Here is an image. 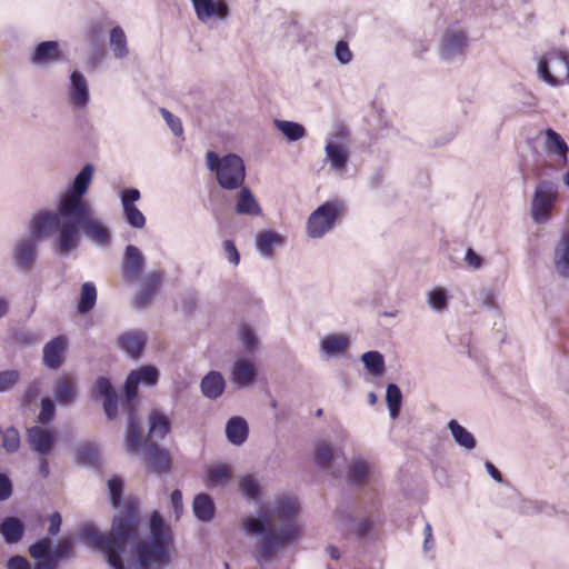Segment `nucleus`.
<instances>
[{
	"label": "nucleus",
	"mask_w": 569,
	"mask_h": 569,
	"mask_svg": "<svg viewBox=\"0 0 569 569\" xmlns=\"http://www.w3.org/2000/svg\"><path fill=\"white\" fill-rule=\"evenodd\" d=\"M222 252L224 258L232 264L238 266L240 262V253L232 240H224L222 242Z\"/></svg>",
	"instance_id": "obj_53"
},
{
	"label": "nucleus",
	"mask_w": 569,
	"mask_h": 569,
	"mask_svg": "<svg viewBox=\"0 0 569 569\" xmlns=\"http://www.w3.org/2000/svg\"><path fill=\"white\" fill-rule=\"evenodd\" d=\"M480 299H481V303L485 306V307H488V308H495L496 307V296L495 293L489 290V289H486V290H482L481 293H480Z\"/></svg>",
	"instance_id": "obj_62"
},
{
	"label": "nucleus",
	"mask_w": 569,
	"mask_h": 569,
	"mask_svg": "<svg viewBox=\"0 0 569 569\" xmlns=\"http://www.w3.org/2000/svg\"><path fill=\"white\" fill-rule=\"evenodd\" d=\"M108 491L112 506L118 508L121 501L123 491V481L119 477H112L108 480Z\"/></svg>",
	"instance_id": "obj_49"
},
{
	"label": "nucleus",
	"mask_w": 569,
	"mask_h": 569,
	"mask_svg": "<svg viewBox=\"0 0 569 569\" xmlns=\"http://www.w3.org/2000/svg\"><path fill=\"white\" fill-rule=\"evenodd\" d=\"M126 449L131 455L142 452L146 457L148 468L156 473H164L170 468V457L166 450L151 442H141L140 425L136 415L131 411H129L127 425Z\"/></svg>",
	"instance_id": "obj_5"
},
{
	"label": "nucleus",
	"mask_w": 569,
	"mask_h": 569,
	"mask_svg": "<svg viewBox=\"0 0 569 569\" xmlns=\"http://www.w3.org/2000/svg\"><path fill=\"white\" fill-rule=\"evenodd\" d=\"M160 113L172 133L177 137L181 136L183 132L181 120L166 108H161Z\"/></svg>",
	"instance_id": "obj_51"
},
{
	"label": "nucleus",
	"mask_w": 569,
	"mask_h": 569,
	"mask_svg": "<svg viewBox=\"0 0 569 569\" xmlns=\"http://www.w3.org/2000/svg\"><path fill=\"white\" fill-rule=\"evenodd\" d=\"M207 168L216 173L218 184L224 190H236L243 186L246 179V167L243 160L229 153L220 157L213 151L206 154Z\"/></svg>",
	"instance_id": "obj_6"
},
{
	"label": "nucleus",
	"mask_w": 569,
	"mask_h": 569,
	"mask_svg": "<svg viewBox=\"0 0 569 569\" xmlns=\"http://www.w3.org/2000/svg\"><path fill=\"white\" fill-rule=\"evenodd\" d=\"M236 212L246 216H260L262 210L248 187H240L236 199Z\"/></svg>",
	"instance_id": "obj_29"
},
{
	"label": "nucleus",
	"mask_w": 569,
	"mask_h": 569,
	"mask_svg": "<svg viewBox=\"0 0 569 569\" xmlns=\"http://www.w3.org/2000/svg\"><path fill=\"white\" fill-rule=\"evenodd\" d=\"M545 151L552 157H557L560 167H567L569 163L568 153L569 147L565 139L553 129L548 128L545 130Z\"/></svg>",
	"instance_id": "obj_18"
},
{
	"label": "nucleus",
	"mask_w": 569,
	"mask_h": 569,
	"mask_svg": "<svg viewBox=\"0 0 569 569\" xmlns=\"http://www.w3.org/2000/svg\"><path fill=\"white\" fill-rule=\"evenodd\" d=\"M239 487L241 493L249 500H258L260 498L261 486L257 478L247 475L240 478Z\"/></svg>",
	"instance_id": "obj_44"
},
{
	"label": "nucleus",
	"mask_w": 569,
	"mask_h": 569,
	"mask_svg": "<svg viewBox=\"0 0 569 569\" xmlns=\"http://www.w3.org/2000/svg\"><path fill=\"white\" fill-rule=\"evenodd\" d=\"M67 348V339L58 336L50 340L43 347V363L50 369H58L62 361Z\"/></svg>",
	"instance_id": "obj_22"
},
{
	"label": "nucleus",
	"mask_w": 569,
	"mask_h": 569,
	"mask_svg": "<svg viewBox=\"0 0 569 569\" xmlns=\"http://www.w3.org/2000/svg\"><path fill=\"white\" fill-rule=\"evenodd\" d=\"M49 533L54 537L59 533L60 531V527H61V523H62V518H61V515L59 512H52L50 518H49Z\"/></svg>",
	"instance_id": "obj_58"
},
{
	"label": "nucleus",
	"mask_w": 569,
	"mask_h": 569,
	"mask_svg": "<svg viewBox=\"0 0 569 569\" xmlns=\"http://www.w3.org/2000/svg\"><path fill=\"white\" fill-rule=\"evenodd\" d=\"M448 291L442 287H435L427 292V303L435 312H445L448 309Z\"/></svg>",
	"instance_id": "obj_39"
},
{
	"label": "nucleus",
	"mask_w": 569,
	"mask_h": 569,
	"mask_svg": "<svg viewBox=\"0 0 569 569\" xmlns=\"http://www.w3.org/2000/svg\"><path fill=\"white\" fill-rule=\"evenodd\" d=\"M19 381V372L16 370L0 371V392L10 390Z\"/></svg>",
	"instance_id": "obj_52"
},
{
	"label": "nucleus",
	"mask_w": 569,
	"mask_h": 569,
	"mask_svg": "<svg viewBox=\"0 0 569 569\" xmlns=\"http://www.w3.org/2000/svg\"><path fill=\"white\" fill-rule=\"evenodd\" d=\"M162 282L161 272H151L143 277L139 292L136 297L134 303L138 308H143L152 299L156 290Z\"/></svg>",
	"instance_id": "obj_25"
},
{
	"label": "nucleus",
	"mask_w": 569,
	"mask_h": 569,
	"mask_svg": "<svg viewBox=\"0 0 569 569\" xmlns=\"http://www.w3.org/2000/svg\"><path fill=\"white\" fill-rule=\"evenodd\" d=\"M343 212V203L338 200L319 206L308 218L307 234L312 239L322 238L335 227Z\"/></svg>",
	"instance_id": "obj_8"
},
{
	"label": "nucleus",
	"mask_w": 569,
	"mask_h": 569,
	"mask_svg": "<svg viewBox=\"0 0 569 569\" xmlns=\"http://www.w3.org/2000/svg\"><path fill=\"white\" fill-rule=\"evenodd\" d=\"M248 425L241 417H232L226 425V437L232 445H242L248 438Z\"/></svg>",
	"instance_id": "obj_31"
},
{
	"label": "nucleus",
	"mask_w": 569,
	"mask_h": 569,
	"mask_svg": "<svg viewBox=\"0 0 569 569\" xmlns=\"http://www.w3.org/2000/svg\"><path fill=\"white\" fill-rule=\"evenodd\" d=\"M61 60V52L57 41L40 42L32 52L31 61L37 66H48Z\"/></svg>",
	"instance_id": "obj_23"
},
{
	"label": "nucleus",
	"mask_w": 569,
	"mask_h": 569,
	"mask_svg": "<svg viewBox=\"0 0 569 569\" xmlns=\"http://www.w3.org/2000/svg\"><path fill=\"white\" fill-rule=\"evenodd\" d=\"M346 137V129L339 128L337 132L328 137L325 146L326 161L330 169L339 176L346 172L349 161V149L343 142Z\"/></svg>",
	"instance_id": "obj_11"
},
{
	"label": "nucleus",
	"mask_w": 569,
	"mask_h": 569,
	"mask_svg": "<svg viewBox=\"0 0 569 569\" xmlns=\"http://www.w3.org/2000/svg\"><path fill=\"white\" fill-rule=\"evenodd\" d=\"M239 336H240V340L242 342L243 348L248 352H253L258 349V346H259L258 338L251 327H249L247 325L242 326L240 329Z\"/></svg>",
	"instance_id": "obj_48"
},
{
	"label": "nucleus",
	"mask_w": 569,
	"mask_h": 569,
	"mask_svg": "<svg viewBox=\"0 0 569 569\" xmlns=\"http://www.w3.org/2000/svg\"><path fill=\"white\" fill-rule=\"evenodd\" d=\"M39 471H40L41 476L44 478L49 476V463L46 458H42L40 460Z\"/></svg>",
	"instance_id": "obj_64"
},
{
	"label": "nucleus",
	"mask_w": 569,
	"mask_h": 569,
	"mask_svg": "<svg viewBox=\"0 0 569 569\" xmlns=\"http://www.w3.org/2000/svg\"><path fill=\"white\" fill-rule=\"evenodd\" d=\"M24 526L16 517L6 518L0 525V533L7 543H17L23 535Z\"/></svg>",
	"instance_id": "obj_33"
},
{
	"label": "nucleus",
	"mask_w": 569,
	"mask_h": 569,
	"mask_svg": "<svg viewBox=\"0 0 569 569\" xmlns=\"http://www.w3.org/2000/svg\"><path fill=\"white\" fill-rule=\"evenodd\" d=\"M29 555L34 560L33 567L21 556L8 560V569H57L59 563L74 556L73 542L66 538L54 547L50 538H42L29 546Z\"/></svg>",
	"instance_id": "obj_4"
},
{
	"label": "nucleus",
	"mask_w": 569,
	"mask_h": 569,
	"mask_svg": "<svg viewBox=\"0 0 569 569\" xmlns=\"http://www.w3.org/2000/svg\"><path fill=\"white\" fill-rule=\"evenodd\" d=\"M197 18L201 22L211 19L224 20L229 16V8L224 0H191Z\"/></svg>",
	"instance_id": "obj_14"
},
{
	"label": "nucleus",
	"mask_w": 569,
	"mask_h": 569,
	"mask_svg": "<svg viewBox=\"0 0 569 569\" xmlns=\"http://www.w3.org/2000/svg\"><path fill=\"white\" fill-rule=\"evenodd\" d=\"M192 508L194 516L201 521H209L213 517L214 505L212 499L206 493L196 496Z\"/></svg>",
	"instance_id": "obj_38"
},
{
	"label": "nucleus",
	"mask_w": 569,
	"mask_h": 569,
	"mask_svg": "<svg viewBox=\"0 0 569 569\" xmlns=\"http://www.w3.org/2000/svg\"><path fill=\"white\" fill-rule=\"evenodd\" d=\"M139 509L129 502L114 517L109 533L84 523L80 535L86 543L103 552L112 569H164L174 549L172 531L159 511L150 516L148 536L137 541Z\"/></svg>",
	"instance_id": "obj_1"
},
{
	"label": "nucleus",
	"mask_w": 569,
	"mask_h": 569,
	"mask_svg": "<svg viewBox=\"0 0 569 569\" xmlns=\"http://www.w3.org/2000/svg\"><path fill=\"white\" fill-rule=\"evenodd\" d=\"M298 512L297 498L280 496L263 505L257 517L249 516L242 520V528L248 535L261 537L253 552L260 566L269 563L281 549L298 540Z\"/></svg>",
	"instance_id": "obj_3"
},
{
	"label": "nucleus",
	"mask_w": 569,
	"mask_h": 569,
	"mask_svg": "<svg viewBox=\"0 0 569 569\" xmlns=\"http://www.w3.org/2000/svg\"><path fill=\"white\" fill-rule=\"evenodd\" d=\"M53 415H54V406H53L52 401L48 398H43L41 400V410L39 413V421L41 423H47L52 419Z\"/></svg>",
	"instance_id": "obj_55"
},
{
	"label": "nucleus",
	"mask_w": 569,
	"mask_h": 569,
	"mask_svg": "<svg viewBox=\"0 0 569 569\" xmlns=\"http://www.w3.org/2000/svg\"><path fill=\"white\" fill-rule=\"evenodd\" d=\"M27 440L32 451L47 456L53 449L56 437L49 430L31 427L27 430Z\"/></svg>",
	"instance_id": "obj_20"
},
{
	"label": "nucleus",
	"mask_w": 569,
	"mask_h": 569,
	"mask_svg": "<svg viewBox=\"0 0 569 569\" xmlns=\"http://www.w3.org/2000/svg\"><path fill=\"white\" fill-rule=\"evenodd\" d=\"M12 493V483L10 479L0 473V501L7 500Z\"/></svg>",
	"instance_id": "obj_56"
},
{
	"label": "nucleus",
	"mask_w": 569,
	"mask_h": 569,
	"mask_svg": "<svg viewBox=\"0 0 569 569\" xmlns=\"http://www.w3.org/2000/svg\"><path fill=\"white\" fill-rule=\"evenodd\" d=\"M2 447L9 453L16 452L19 449L20 436L16 428L11 427L3 431Z\"/></svg>",
	"instance_id": "obj_47"
},
{
	"label": "nucleus",
	"mask_w": 569,
	"mask_h": 569,
	"mask_svg": "<svg viewBox=\"0 0 569 569\" xmlns=\"http://www.w3.org/2000/svg\"><path fill=\"white\" fill-rule=\"evenodd\" d=\"M30 236L21 238L14 249V260L20 269L28 270L36 260L37 240L42 236H36L32 231V221L30 222Z\"/></svg>",
	"instance_id": "obj_16"
},
{
	"label": "nucleus",
	"mask_w": 569,
	"mask_h": 569,
	"mask_svg": "<svg viewBox=\"0 0 569 569\" xmlns=\"http://www.w3.org/2000/svg\"><path fill=\"white\" fill-rule=\"evenodd\" d=\"M273 124L289 141H298L306 136L305 127L298 122L274 119Z\"/></svg>",
	"instance_id": "obj_37"
},
{
	"label": "nucleus",
	"mask_w": 569,
	"mask_h": 569,
	"mask_svg": "<svg viewBox=\"0 0 569 569\" xmlns=\"http://www.w3.org/2000/svg\"><path fill=\"white\" fill-rule=\"evenodd\" d=\"M226 381L223 376L216 370L209 371L200 382V389L208 399L216 400L224 391Z\"/></svg>",
	"instance_id": "obj_27"
},
{
	"label": "nucleus",
	"mask_w": 569,
	"mask_h": 569,
	"mask_svg": "<svg viewBox=\"0 0 569 569\" xmlns=\"http://www.w3.org/2000/svg\"><path fill=\"white\" fill-rule=\"evenodd\" d=\"M159 370L153 366H143L139 369L132 370L126 380L124 391L127 398V413L131 411L133 415V403L137 397V389L139 383L148 387H153L158 383Z\"/></svg>",
	"instance_id": "obj_12"
},
{
	"label": "nucleus",
	"mask_w": 569,
	"mask_h": 569,
	"mask_svg": "<svg viewBox=\"0 0 569 569\" xmlns=\"http://www.w3.org/2000/svg\"><path fill=\"white\" fill-rule=\"evenodd\" d=\"M335 57L341 64H348L353 59L349 44L345 40H339L335 47Z\"/></svg>",
	"instance_id": "obj_50"
},
{
	"label": "nucleus",
	"mask_w": 569,
	"mask_h": 569,
	"mask_svg": "<svg viewBox=\"0 0 569 569\" xmlns=\"http://www.w3.org/2000/svg\"><path fill=\"white\" fill-rule=\"evenodd\" d=\"M96 397H103V410L108 419H113L118 411V396L110 380L100 377L96 381Z\"/></svg>",
	"instance_id": "obj_21"
},
{
	"label": "nucleus",
	"mask_w": 569,
	"mask_h": 569,
	"mask_svg": "<svg viewBox=\"0 0 569 569\" xmlns=\"http://www.w3.org/2000/svg\"><path fill=\"white\" fill-rule=\"evenodd\" d=\"M351 346L350 337L346 333H329L321 338L320 352L326 358H340Z\"/></svg>",
	"instance_id": "obj_17"
},
{
	"label": "nucleus",
	"mask_w": 569,
	"mask_h": 569,
	"mask_svg": "<svg viewBox=\"0 0 569 569\" xmlns=\"http://www.w3.org/2000/svg\"><path fill=\"white\" fill-rule=\"evenodd\" d=\"M284 238L272 230L258 232L256 236V248L262 258H272L274 249L282 247Z\"/></svg>",
	"instance_id": "obj_24"
},
{
	"label": "nucleus",
	"mask_w": 569,
	"mask_h": 569,
	"mask_svg": "<svg viewBox=\"0 0 569 569\" xmlns=\"http://www.w3.org/2000/svg\"><path fill=\"white\" fill-rule=\"evenodd\" d=\"M170 430L169 418L158 410H153L149 416V432L150 439H161Z\"/></svg>",
	"instance_id": "obj_35"
},
{
	"label": "nucleus",
	"mask_w": 569,
	"mask_h": 569,
	"mask_svg": "<svg viewBox=\"0 0 569 569\" xmlns=\"http://www.w3.org/2000/svg\"><path fill=\"white\" fill-rule=\"evenodd\" d=\"M335 450L326 441H321L316 446L315 461L316 465L322 469H328L333 460Z\"/></svg>",
	"instance_id": "obj_45"
},
{
	"label": "nucleus",
	"mask_w": 569,
	"mask_h": 569,
	"mask_svg": "<svg viewBox=\"0 0 569 569\" xmlns=\"http://www.w3.org/2000/svg\"><path fill=\"white\" fill-rule=\"evenodd\" d=\"M256 377L252 365L244 360H237L232 367L231 379L238 387L250 386Z\"/></svg>",
	"instance_id": "obj_32"
},
{
	"label": "nucleus",
	"mask_w": 569,
	"mask_h": 569,
	"mask_svg": "<svg viewBox=\"0 0 569 569\" xmlns=\"http://www.w3.org/2000/svg\"><path fill=\"white\" fill-rule=\"evenodd\" d=\"M423 551L428 552L430 551L435 546L433 535H432V527L429 522L426 523L423 528Z\"/></svg>",
	"instance_id": "obj_59"
},
{
	"label": "nucleus",
	"mask_w": 569,
	"mask_h": 569,
	"mask_svg": "<svg viewBox=\"0 0 569 569\" xmlns=\"http://www.w3.org/2000/svg\"><path fill=\"white\" fill-rule=\"evenodd\" d=\"M141 198V193L136 188L123 189L120 192V201L122 207L136 206Z\"/></svg>",
	"instance_id": "obj_54"
},
{
	"label": "nucleus",
	"mask_w": 569,
	"mask_h": 569,
	"mask_svg": "<svg viewBox=\"0 0 569 569\" xmlns=\"http://www.w3.org/2000/svg\"><path fill=\"white\" fill-rule=\"evenodd\" d=\"M558 187L548 180L540 181L533 191L530 214L536 223H546L558 200Z\"/></svg>",
	"instance_id": "obj_10"
},
{
	"label": "nucleus",
	"mask_w": 569,
	"mask_h": 569,
	"mask_svg": "<svg viewBox=\"0 0 569 569\" xmlns=\"http://www.w3.org/2000/svg\"><path fill=\"white\" fill-rule=\"evenodd\" d=\"M465 261L468 264V267L473 270H478L482 267V258L472 249L467 250Z\"/></svg>",
	"instance_id": "obj_57"
},
{
	"label": "nucleus",
	"mask_w": 569,
	"mask_h": 569,
	"mask_svg": "<svg viewBox=\"0 0 569 569\" xmlns=\"http://www.w3.org/2000/svg\"><path fill=\"white\" fill-rule=\"evenodd\" d=\"M386 401H387L390 417L392 419H396L399 416L401 402H402V393H401L400 388L397 385L389 383L387 386Z\"/></svg>",
	"instance_id": "obj_43"
},
{
	"label": "nucleus",
	"mask_w": 569,
	"mask_h": 569,
	"mask_svg": "<svg viewBox=\"0 0 569 569\" xmlns=\"http://www.w3.org/2000/svg\"><path fill=\"white\" fill-rule=\"evenodd\" d=\"M231 476V470L226 465H213L209 467L207 471V486L208 487H218L224 486Z\"/></svg>",
	"instance_id": "obj_40"
},
{
	"label": "nucleus",
	"mask_w": 569,
	"mask_h": 569,
	"mask_svg": "<svg viewBox=\"0 0 569 569\" xmlns=\"http://www.w3.org/2000/svg\"><path fill=\"white\" fill-rule=\"evenodd\" d=\"M539 78L551 87L569 83V52L551 50L546 52L538 61Z\"/></svg>",
	"instance_id": "obj_7"
},
{
	"label": "nucleus",
	"mask_w": 569,
	"mask_h": 569,
	"mask_svg": "<svg viewBox=\"0 0 569 569\" xmlns=\"http://www.w3.org/2000/svg\"><path fill=\"white\" fill-rule=\"evenodd\" d=\"M361 361L368 372L373 377H379L385 371L383 356L379 351H368L362 353Z\"/></svg>",
	"instance_id": "obj_42"
},
{
	"label": "nucleus",
	"mask_w": 569,
	"mask_h": 569,
	"mask_svg": "<svg viewBox=\"0 0 569 569\" xmlns=\"http://www.w3.org/2000/svg\"><path fill=\"white\" fill-rule=\"evenodd\" d=\"M68 99L73 109H86L89 100V88L87 80L79 71H73L70 76V86L68 88Z\"/></svg>",
	"instance_id": "obj_15"
},
{
	"label": "nucleus",
	"mask_w": 569,
	"mask_h": 569,
	"mask_svg": "<svg viewBox=\"0 0 569 569\" xmlns=\"http://www.w3.org/2000/svg\"><path fill=\"white\" fill-rule=\"evenodd\" d=\"M171 505L173 508V511L176 513V517L179 518L182 513V495L180 490H173L170 496Z\"/></svg>",
	"instance_id": "obj_60"
},
{
	"label": "nucleus",
	"mask_w": 569,
	"mask_h": 569,
	"mask_svg": "<svg viewBox=\"0 0 569 569\" xmlns=\"http://www.w3.org/2000/svg\"><path fill=\"white\" fill-rule=\"evenodd\" d=\"M120 348L131 358H139L146 346V336L141 331H128L118 338Z\"/></svg>",
	"instance_id": "obj_26"
},
{
	"label": "nucleus",
	"mask_w": 569,
	"mask_h": 569,
	"mask_svg": "<svg viewBox=\"0 0 569 569\" xmlns=\"http://www.w3.org/2000/svg\"><path fill=\"white\" fill-rule=\"evenodd\" d=\"M54 398L60 405L72 403L76 399V383L67 378L59 379L54 387Z\"/></svg>",
	"instance_id": "obj_36"
},
{
	"label": "nucleus",
	"mask_w": 569,
	"mask_h": 569,
	"mask_svg": "<svg viewBox=\"0 0 569 569\" xmlns=\"http://www.w3.org/2000/svg\"><path fill=\"white\" fill-rule=\"evenodd\" d=\"M126 222L134 228L142 229L146 226V217L136 206L122 207Z\"/></svg>",
	"instance_id": "obj_46"
},
{
	"label": "nucleus",
	"mask_w": 569,
	"mask_h": 569,
	"mask_svg": "<svg viewBox=\"0 0 569 569\" xmlns=\"http://www.w3.org/2000/svg\"><path fill=\"white\" fill-rule=\"evenodd\" d=\"M375 466L369 459L356 456L348 465L347 479L351 485H363L375 476Z\"/></svg>",
	"instance_id": "obj_19"
},
{
	"label": "nucleus",
	"mask_w": 569,
	"mask_h": 569,
	"mask_svg": "<svg viewBox=\"0 0 569 569\" xmlns=\"http://www.w3.org/2000/svg\"><path fill=\"white\" fill-rule=\"evenodd\" d=\"M97 301V289L93 283L84 282L81 287L78 311L86 315L91 311Z\"/></svg>",
	"instance_id": "obj_41"
},
{
	"label": "nucleus",
	"mask_w": 569,
	"mask_h": 569,
	"mask_svg": "<svg viewBox=\"0 0 569 569\" xmlns=\"http://www.w3.org/2000/svg\"><path fill=\"white\" fill-rule=\"evenodd\" d=\"M78 455L84 462H91L96 457V449L91 445H84L79 448Z\"/></svg>",
	"instance_id": "obj_61"
},
{
	"label": "nucleus",
	"mask_w": 569,
	"mask_h": 569,
	"mask_svg": "<svg viewBox=\"0 0 569 569\" xmlns=\"http://www.w3.org/2000/svg\"><path fill=\"white\" fill-rule=\"evenodd\" d=\"M468 43V33L463 28L459 26L447 28L438 44V54L441 61L446 63L462 61Z\"/></svg>",
	"instance_id": "obj_9"
},
{
	"label": "nucleus",
	"mask_w": 569,
	"mask_h": 569,
	"mask_svg": "<svg viewBox=\"0 0 569 569\" xmlns=\"http://www.w3.org/2000/svg\"><path fill=\"white\" fill-rule=\"evenodd\" d=\"M485 467L492 479H495L497 482H502V476L500 471L491 462L486 461Z\"/></svg>",
	"instance_id": "obj_63"
},
{
	"label": "nucleus",
	"mask_w": 569,
	"mask_h": 569,
	"mask_svg": "<svg viewBox=\"0 0 569 569\" xmlns=\"http://www.w3.org/2000/svg\"><path fill=\"white\" fill-rule=\"evenodd\" d=\"M552 266L556 274L560 279H569V243L565 238H562L553 249Z\"/></svg>",
	"instance_id": "obj_28"
},
{
	"label": "nucleus",
	"mask_w": 569,
	"mask_h": 569,
	"mask_svg": "<svg viewBox=\"0 0 569 569\" xmlns=\"http://www.w3.org/2000/svg\"><path fill=\"white\" fill-rule=\"evenodd\" d=\"M448 428L458 446L468 451L476 448L477 441L473 435L469 432L463 426H461L457 420H450L448 422Z\"/></svg>",
	"instance_id": "obj_34"
},
{
	"label": "nucleus",
	"mask_w": 569,
	"mask_h": 569,
	"mask_svg": "<svg viewBox=\"0 0 569 569\" xmlns=\"http://www.w3.org/2000/svg\"><path fill=\"white\" fill-rule=\"evenodd\" d=\"M93 174L94 166L86 163L60 194L57 210L42 211L32 218L33 234L58 233V251L62 254H68L78 246L80 230L89 241L100 248H107L111 243V229L92 214V207L84 199Z\"/></svg>",
	"instance_id": "obj_2"
},
{
	"label": "nucleus",
	"mask_w": 569,
	"mask_h": 569,
	"mask_svg": "<svg viewBox=\"0 0 569 569\" xmlns=\"http://www.w3.org/2000/svg\"><path fill=\"white\" fill-rule=\"evenodd\" d=\"M144 267V257L142 252L132 244L126 247L122 261L121 273L123 279L128 281H137Z\"/></svg>",
	"instance_id": "obj_13"
},
{
	"label": "nucleus",
	"mask_w": 569,
	"mask_h": 569,
	"mask_svg": "<svg viewBox=\"0 0 569 569\" xmlns=\"http://www.w3.org/2000/svg\"><path fill=\"white\" fill-rule=\"evenodd\" d=\"M109 47L114 59L123 60L129 56L128 39L120 26H114L110 30Z\"/></svg>",
	"instance_id": "obj_30"
}]
</instances>
